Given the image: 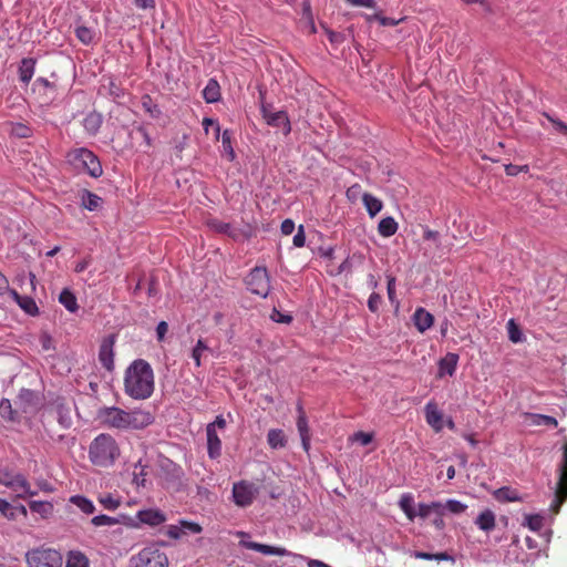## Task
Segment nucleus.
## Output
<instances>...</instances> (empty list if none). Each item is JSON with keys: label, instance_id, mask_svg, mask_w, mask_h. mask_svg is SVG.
I'll return each mask as SVG.
<instances>
[{"label": "nucleus", "instance_id": "f257e3e1", "mask_svg": "<svg viewBox=\"0 0 567 567\" xmlns=\"http://www.w3.org/2000/svg\"><path fill=\"white\" fill-rule=\"evenodd\" d=\"M154 372L151 364L137 359L126 369L124 375V391L135 400H146L154 392Z\"/></svg>", "mask_w": 567, "mask_h": 567}, {"label": "nucleus", "instance_id": "f03ea898", "mask_svg": "<svg viewBox=\"0 0 567 567\" xmlns=\"http://www.w3.org/2000/svg\"><path fill=\"white\" fill-rule=\"evenodd\" d=\"M97 415L103 425L117 430H141L154 421L150 412L142 410L127 412L116 406L103 408Z\"/></svg>", "mask_w": 567, "mask_h": 567}, {"label": "nucleus", "instance_id": "7ed1b4c3", "mask_svg": "<svg viewBox=\"0 0 567 567\" xmlns=\"http://www.w3.org/2000/svg\"><path fill=\"white\" fill-rule=\"evenodd\" d=\"M121 456L116 440L107 433L99 434L89 446V460L97 467H111Z\"/></svg>", "mask_w": 567, "mask_h": 567}, {"label": "nucleus", "instance_id": "20e7f679", "mask_svg": "<svg viewBox=\"0 0 567 567\" xmlns=\"http://www.w3.org/2000/svg\"><path fill=\"white\" fill-rule=\"evenodd\" d=\"M66 158L74 167L85 171L94 178H97L103 174L102 165L97 156L85 147L70 151Z\"/></svg>", "mask_w": 567, "mask_h": 567}, {"label": "nucleus", "instance_id": "39448f33", "mask_svg": "<svg viewBox=\"0 0 567 567\" xmlns=\"http://www.w3.org/2000/svg\"><path fill=\"white\" fill-rule=\"evenodd\" d=\"M29 567H62L63 557L60 551L49 547H38L25 553Z\"/></svg>", "mask_w": 567, "mask_h": 567}, {"label": "nucleus", "instance_id": "423d86ee", "mask_svg": "<svg viewBox=\"0 0 567 567\" xmlns=\"http://www.w3.org/2000/svg\"><path fill=\"white\" fill-rule=\"evenodd\" d=\"M134 567H168V557L161 549L150 546L131 558Z\"/></svg>", "mask_w": 567, "mask_h": 567}, {"label": "nucleus", "instance_id": "0eeeda50", "mask_svg": "<svg viewBox=\"0 0 567 567\" xmlns=\"http://www.w3.org/2000/svg\"><path fill=\"white\" fill-rule=\"evenodd\" d=\"M564 501H567V442L563 449V461L558 465V482L556 483L553 511L557 514Z\"/></svg>", "mask_w": 567, "mask_h": 567}, {"label": "nucleus", "instance_id": "6e6552de", "mask_svg": "<svg viewBox=\"0 0 567 567\" xmlns=\"http://www.w3.org/2000/svg\"><path fill=\"white\" fill-rule=\"evenodd\" d=\"M233 501L239 507H248L259 494V486L249 481H239L233 485Z\"/></svg>", "mask_w": 567, "mask_h": 567}, {"label": "nucleus", "instance_id": "1a4fd4ad", "mask_svg": "<svg viewBox=\"0 0 567 567\" xmlns=\"http://www.w3.org/2000/svg\"><path fill=\"white\" fill-rule=\"evenodd\" d=\"M246 285L252 293L266 298L270 290L267 269L264 267H255L247 276Z\"/></svg>", "mask_w": 567, "mask_h": 567}, {"label": "nucleus", "instance_id": "9d476101", "mask_svg": "<svg viewBox=\"0 0 567 567\" xmlns=\"http://www.w3.org/2000/svg\"><path fill=\"white\" fill-rule=\"evenodd\" d=\"M261 112L268 125L274 127H282L285 135H288L290 133L291 125L286 112H271L266 106H262Z\"/></svg>", "mask_w": 567, "mask_h": 567}, {"label": "nucleus", "instance_id": "9b49d317", "mask_svg": "<svg viewBox=\"0 0 567 567\" xmlns=\"http://www.w3.org/2000/svg\"><path fill=\"white\" fill-rule=\"evenodd\" d=\"M114 336H109L100 346L99 360L107 371H112L114 369Z\"/></svg>", "mask_w": 567, "mask_h": 567}, {"label": "nucleus", "instance_id": "f8f14e48", "mask_svg": "<svg viewBox=\"0 0 567 567\" xmlns=\"http://www.w3.org/2000/svg\"><path fill=\"white\" fill-rule=\"evenodd\" d=\"M210 227L220 234H225L229 237H231L235 240H243L249 238L250 234L248 231H244L231 224L223 223L219 220H213L210 223Z\"/></svg>", "mask_w": 567, "mask_h": 567}, {"label": "nucleus", "instance_id": "ddd939ff", "mask_svg": "<svg viewBox=\"0 0 567 567\" xmlns=\"http://www.w3.org/2000/svg\"><path fill=\"white\" fill-rule=\"evenodd\" d=\"M12 485H8V488L12 489L18 497L25 498L37 495V491L31 489V485L25 478L24 475L19 473L14 476V480L11 482Z\"/></svg>", "mask_w": 567, "mask_h": 567}, {"label": "nucleus", "instance_id": "4468645a", "mask_svg": "<svg viewBox=\"0 0 567 567\" xmlns=\"http://www.w3.org/2000/svg\"><path fill=\"white\" fill-rule=\"evenodd\" d=\"M136 517L141 524L158 526L166 520L164 513L159 509H143L137 512Z\"/></svg>", "mask_w": 567, "mask_h": 567}, {"label": "nucleus", "instance_id": "2eb2a0df", "mask_svg": "<svg viewBox=\"0 0 567 567\" xmlns=\"http://www.w3.org/2000/svg\"><path fill=\"white\" fill-rule=\"evenodd\" d=\"M206 434H207V452H208V456L212 460H215V458L220 456V453H221V441H220L216 430H214V425H207Z\"/></svg>", "mask_w": 567, "mask_h": 567}, {"label": "nucleus", "instance_id": "dca6fc26", "mask_svg": "<svg viewBox=\"0 0 567 567\" xmlns=\"http://www.w3.org/2000/svg\"><path fill=\"white\" fill-rule=\"evenodd\" d=\"M425 419L427 424L435 431L440 432L443 429V415L437 409L436 404L429 402L425 405Z\"/></svg>", "mask_w": 567, "mask_h": 567}, {"label": "nucleus", "instance_id": "f3484780", "mask_svg": "<svg viewBox=\"0 0 567 567\" xmlns=\"http://www.w3.org/2000/svg\"><path fill=\"white\" fill-rule=\"evenodd\" d=\"M16 405L24 413L30 412L37 405V394L32 390L22 389L17 398Z\"/></svg>", "mask_w": 567, "mask_h": 567}, {"label": "nucleus", "instance_id": "a211bd4d", "mask_svg": "<svg viewBox=\"0 0 567 567\" xmlns=\"http://www.w3.org/2000/svg\"><path fill=\"white\" fill-rule=\"evenodd\" d=\"M9 293L25 313L31 316L39 313V308L33 298L28 296H20L16 290H9Z\"/></svg>", "mask_w": 567, "mask_h": 567}, {"label": "nucleus", "instance_id": "6ab92c4d", "mask_svg": "<svg viewBox=\"0 0 567 567\" xmlns=\"http://www.w3.org/2000/svg\"><path fill=\"white\" fill-rule=\"evenodd\" d=\"M244 546L248 549L261 553L264 555H276V556L290 555V553L282 547H275V546L260 544V543H256V542L244 543Z\"/></svg>", "mask_w": 567, "mask_h": 567}, {"label": "nucleus", "instance_id": "aec40b11", "mask_svg": "<svg viewBox=\"0 0 567 567\" xmlns=\"http://www.w3.org/2000/svg\"><path fill=\"white\" fill-rule=\"evenodd\" d=\"M413 321L416 329L424 332L432 327L434 318L424 308H417L413 315Z\"/></svg>", "mask_w": 567, "mask_h": 567}, {"label": "nucleus", "instance_id": "412c9836", "mask_svg": "<svg viewBox=\"0 0 567 567\" xmlns=\"http://www.w3.org/2000/svg\"><path fill=\"white\" fill-rule=\"evenodd\" d=\"M35 69V60L32 58H24L22 59L20 66H19V78L20 81L24 84H28L33 74Z\"/></svg>", "mask_w": 567, "mask_h": 567}, {"label": "nucleus", "instance_id": "4be33fe9", "mask_svg": "<svg viewBox=\"0 0 567 567\" xmlns=\"http://www.w3.org/2000/svg\"><path fill=\"white\" fill-rule=\"evenodd\" d=\"M102 115L96 112L89 113L83 118V127L90 135H95L102 125Z\"/></svg>", "mask_w": 567, "mask_h": 567}, {"label": "nucleus", "instance_id": "5701e85b", "mask_svg": "<svg viewBox=\"0 0 567 567\" xmlns=\"http://www.w3.org/2000/svg\"><path fill=\"white\" fill-rule=\"evenodd\" d=\"M398 229L399 224L391 216L382 218L378 225V233L385 238L393 236Z\"/></svg>", "mask_w": 567, "mask_h": 567}, {"label": "nucleus", "instance_id": "b1692460", "mask_svg": "<svg viewBox=\"0 0 567 567\" xmlns=\"http://www.w3.org/2000/svg\"><path fill=\"white\" fill-rule=\"evenodd\" d=\"M458 362V355L456 353H447L443 359L440 360V374L453 375Z\"/></svg>", "mask_w": 567, "mask_h": 567}, {"label": "nucleus", "instance_id": "393cba45", "mask_svg": "<svg viewBox=\"0 0 567 567\" xmlns=\"http://www.w3.org/2000/svg\"><path fill=\"white\" fill-rule=\"evenodd\" d=\"M203 97L207 103H215L220 99V86L218 82L210 79L203 90Z\"/></svg>", "mask_w": 567, "mask_h": 567}, {"label": "nucleus", "instance_id": "a878e982", "mask_svg": "<svg viewBox=\"0 0 567 567\" xmlns=\"http://www.w3.org/2000/svg\"><path fill=\"white\" fill-rule=\"evenodd\" d=\"M362 202L370 217H374L383 208V203L375 196L364 193Z\"/></svg>", "mask_w": 567, "mask_h": 567}, {"label": "nucleus", "instance_id": "bb28decb", "mask_svg": "<svg viewBox=\"0 0 567 567\" xmlns=\"http://www.w3.org/2000/svg\"><path fill=\"white\" fill-rule=\"evenodd\" d=\"M163 471L166 472V480L169 482L181 481L183 471L181 466L172 462L171 460H164L161 464Z\"/></svg>", "mask_w": 567, "mask_h": 567}, {"label": "nucleus", "instance_id": "cd10ccee", "mask_svg": "<svg viewBox=\"0 0 567 567\" xmlns=\"http://www.w3.org/2000/svg\"><path fill=\"white\" fill-rule=\"evenodd\" d=\"M267 442L271 449H282L287 444V439L282 430L271 429L267 434Z\"/></svg>", "mask_w": 567, "mask_h": 567}, {"label": "nucleus", "instance_id": "c85d7f7f", "mask_svg": "<svg viewBox=\"0 0 567 567\" xmlns=\"http://www.w3.org/2000/svg\"><path fill=\"white\" fill-rule=\"evenodd\" d=\"M475 523L480 529L491 532L495 527V515L492 511L486 509L478 515Z\"/></svg>", "mask_w": 567, "mask_h": 567}, {"label": "nucleus", "instance_id": "c756f323", "mask_svg": "<svg viewBox=\"0 0 567 567\" xmlns=\"http://www.w3.org/2000/svg\"><path fill=\"white\" fill-rule=\"evenodd\" d=\"M0 415L2 419L11 422H18L20 420L18 410L12 408L10 400L8 399H2L0 401Z\"/></svg>", "mask_w": 567, "mask_h": 567}, {"label": "nucleus", "instance_id": "7c9ffc66", "mask_svg": "<svg viewBox=\"0 0 567 567\" xmlns=\"http://www.w3.org/2000/svg\"><path fill=\"white\" fill-rule=\"evenodd\" d=\"M432 512H434L439 515H443L444 514L443 504L440 502H432L431 504L421 503V504H419V511H417L416 515L420 516L421 518H426L430 516V514Z\"/></svg>", "mask_w": 567, "mask_h": 567}, {"label": "nucleus", "instance_id": "2f4dec72", "mask_svg": "<svg viewBox=\"0 0 567 567\" xmlns=\"http://www.w3.org/2000/svg\"><path fill=\"white\" fill-rule=\"evenodd\" d=\"M399 506L410 520L415 518L414 498L411 494H403L399 501Z\"/></svg>", "mask_w": 567, "mask_h": 567}, {"label": "nucleus", "instance_id": "473e14b6", "mask_svg": "<svg viewBox=\"0 0 567 567\" xmlns=\"http://www.w3.org/2000/svg\"><path fill=\"white\" fill-rule=\"evenodd\" d=\"M31 512L47 518L53 513V505L50 502L32 501L29 503Z\"/></svg>", "mask_w": 567, "mask_h": 567}, {"label": "nucleus", "instance_id": "72a5a7b5", "mask_svg": "<svg viewBox=\"0 0 567 567\" xmlns=\"http://www.w3.org/2000/svg\"><path fill=\"white\" fill-rule=\"evenodd\" d=\"M59 301L70 312H75L79 309L75 296L69 290L63 289L59 296Z\"/></svg>", "mask_w": 567, "mask_h": 567}, {"label": "nucleus", "instance_id": "f704fd0d", "mask_svg": "<svg viewBox=\"0 0 567 567\" xmlns=\"http://www.w3.org/2000/svg\"><path fill=\"white\" fill-rule=\"evenodd\" d=\"M65 567H89V559L81 551H70Z\"/></svg>", "mask_w": 567, "mask_h": 567}, {"label": "nucleus", "instance_id": "c9c22d12", "mask_svg": "<svg viewBox=\"0 0 567 567\" xmlns=\"http://www.w3.org/2000/svg\"><path fill=\"white\" fill-rule=\"evenodd\" d=\"M70 502L79 507L85 514H93L95 506L89 498L80 495H74L70 498Z\"/></svg>", "mask_w": 567, "mask_h": 567}, {"label": "nucleus", "instance_id": "e433bc0d", "mask_svg": "<svg viewBox=\"0 0 567 567\" xmlns=\"http://www.w3.org/2000/svg\"><path fill=\"white\" fill-rule=\"evenodd\" d=\"M495 496L501 502H517L522 499L518 492L511 487L498 488L495 493Z\"/></svg>", "mask_w": 567, "mask_h": 567}, {"label": "nucleus", "instance_id": "4c0bfd02", "mask_svg": "<svg viewBox=\"0 0 567 567\" xmlns=\"http://www.w3.org/2000/svg\"><path fill=\"white\" fill-rule=\"evenodd\" d=\"M527 417L530 419V422L533 425H537V426L546 425V426H551V427L557 426V420L549 415L529 413V414H527Z\"/></svg>", "mask_w": 567, "mask_h": 567}, {"label": "nucleus", "instance_id": "58836bf2", "mask_svg": "<svg viewBox=\"0 0 567 567\" xmlns=\"http://www.w3.org/2000/svg\"><path fill=\"white\" fill-rule=\"evenodd\" d=\"M210 351V348L206 344L203 339H198L195 347L192 350V358L196 364V367L202 365V358L205 352Z\"/></svg>", "mask_w": 567, "mask_h": 567}, {"label": "nucleus", "instance_id": "ea45409f", "mask_svg": "<svg viewBox=\"0 0 567 567\" xmlns=\"http://www.w3.org/2000/svg\"><path fill=\"white\" fill-rule=\"evenodd\" d=\"M75 35L80 42L87 45L93 42L95 32L85 25H76L75 27Z\"/></svg>", "mask_w": 567, "mask_h": 567}, {"label": "nucleus", "instance_id": "a19ab883", "mask_svg": "<svg viewBox=\"0 0 567 567\" xmlns=\"http://www.w3.org/2000/svg\"><path fill=\"white\" fill-rule=\"evenodd\" d=\"M413 556L417 559H425V560H451L454 561V558L450 556L447 553H437V554H430L425 551H414Z\"/></svg>", "mask_w": 567, "mask_h": 567}, {"label": "nucleus", "instance_id": "79ce46f5", "mask_svg": "<svg viewBox=\"0 0 567 567\" xmlns=\"http://www.w3.org/2000/svg\"><path fill=\"white\" fill-rule=\"evenodd\" d=\"M102 198L93 193L87 192L83 198V206L89 210H95L100 207Z\"/></svg>", "mask_w": 567, "mask_h": 567}, {"label": "nucleus", "instance_id": "37998d69", "mask_svg": "<svg viewBox=\"0 0 567 567\" xmlns=\"http://www.w3.org/2000/svg\"><path fill=\"white\" fill-rule=\"evenodd\" d=\"M544 524V517L539 514L525 515L524 525H526L533 532L540 530Z\"/></svg>", "mask_w": 567, "mask_h": 567}, {"label": "nucleus", "instance_id": "c03bdc74", "mask_svg": "<svg viewBox=\"0 0 567 567\" xmlns=\"http://www.w3.org/2000/svg\"><path fill=\"white\" fill-rule=\"evenodd\" d=\"M543 116L553 125L555 132L567 135V124L555 117L554 115L544 112Z\"/></svg>", "mask_w": 567, "mask_h": 567}, {"label": "nucleus", "instance_id": "a18cd8bd", "mask_svg": "<svg viewBox=\"0 0 567 567\" xmlns=\"http://www.w3.org/2000/svg\"><path fill=\"white\" fill-rule=\"evenodd\" d=\"M507 332H508V338L512 342L518 343V342L523 341V333H522L519 327L515 323V321L513 319H511L507 322Z\"/></svg>", "mask_w": 567, "mask_h": 567}, {"label": "nucleus", "instance_id": "49530a36", "mask_svg": "<svg viewBox=\"0 0 567 567\" xmlns=\"http://www.w3.org/2000/svg\"><path fill=\"white\" fill-rule=\"evenodd\" d=\"M58 421L62 425V427L68 429L72 424L71 415L69 409L64 408L62 404L56 406Z\"/></svg>", "mask_w": 567, "mask_h": 567}, {"label": "nucleus", "instance_id": "de8ad7c7", "mask_svg": "<svg viewBox=\"0 0 567 567\" xmlns=\"http://www.w3.org/2000/svg\"><path fill=\"white\" fill-rule=\"evenodd\" d=\"M121 520L116 517H111V516H107V515H97V516H94L92 519H91V523L99 527V526H113V525H116L118 524Z\"/></svg>", "mask_w": 567, "mask_h": 567}, {"label": "nucleus", "instance_id": "09e8293b", "mask_svg": "<svg viewBox=\"0 0 567 567\" xmlns=\"http://www.w3.org/2000/svg\"><path fill=\"white\" fill-rule=\"evenodd\" d=\"M99 502L107 511H115L120 506V501L114 498L111 494L101 495Z\"/></svg>", "mask_w": 567, "mask_h": 567}, {"label": "nucleus", "instance_id": "8fccbe9b", "mask_svg": "<svg viewBox=\"0 0 567 567\" xmlns=\"http://www.w3.org/2000/svg\"><path fill=\"white\" fill-rule=\"evenodd\" d=\"M145 468H146V466L143 465L141 460L134 465V482L138 486L140 485L144 486L145 476H146Z\"/></svg>", "mask_w": 567, "mask_h": 567}, {"label": "nucleus", "instance_id": "3c124183", "mask_svg": "<svg viewBox=\"0 0 567 567\" xmlns=\"http://www.w3.org/2000/svg\"><path fill=\"white\" fill-rule=\"evenodd\" d=\"M19 473L9 470L7 467L0 468V484L8 487V485H12V481L14 480V476H17Z\"/></svg>", "mask_w": 567, "mask_h": 567}, {"label": "nucleus", "instance_id": "603ef678", "mask_svg": "<svg viewBox=\"0 0 567 567\" xmlns=\"http://www.w3.org/2000/svg\"><path fill=\"white\" fill-rule=\"evenodd\" d=\"M443 506L444 511L447 509L454 514L463 513L466 509V505L456 499H449Z\"/></svg>", "mask_w": 567, "mask_h": 567}, {"label": "nucleus", "instance_id": "864d4df0", "mask_svg": "<svg viewBox=\"0 0 567 567\" xmlns=\"http://www.w3.org/2000/svg\"><path fill=\"white\" fill-rule=\"evenodd\" d=\"M221 142H223V146H224V150L226 152L229 153V156H230V161L234 159L235 157V153H234V150L231 147V132L228 131V130H225L221 134Z\"/></svg>", "mask_w": 567, "mask_h": 567}, {"label": "nucleus", "instance_id": "5fc2aeb1", "mask_svg": "<svg viewBox=\"0 0 567 567\" xmlns=\"http://www.w3.org/2000/svg\"><path fill=\"white\" fill-rule=\"evenodd\" d=\"M183 534H199L202 532L200 525L194 522L181 520L179 522Z\"/></svg>", "mask_w": 567, "mask_h": 567}, {"label": "nucleus", "instance_id": "6e6d98bb", "mask_svg": "<svg viewBox=\"0 0 567 567\" xmlns=\"http://www.w3.org/2000/svg\"><path fill=\"white\" fill-rule=\"evenodd\" d=\"M351 440L353 442H358L360 443L361 445H368L372 442L373 440V435L372 433H367V432H355L352 436H351Z\"/></svg>", "mask_w": 567, "mask_h": 567}, {"label": "nucleus", "instance_id": "4d7b16f0", "mask_svg": "<svg viewBox=\"0 0 567 567\" xmlns=\"http://www.w3.org/2000/svg\"><path fill=\"white\" fill-rule=\"evenodd\" d=\"M299 412L300 413H299V416L297 420V427H298L299 434H300V436L309 435V426H308L307 417H306L305 413L301 411V409H299Z\"/></svg>", "mask_w": 567, "mask_h": 567}, {"label": "nucleus", "instance_id": "13d9d810", "mask_svg": "<svg viewBox=\"0 0 567 567\" xmlns=\"http://www.w3.org/2000/svg\"><path fill=\"white\" fill-rule=\"evenodd\" d=\"M303 20H309L310 21L311 33H316L317 29H316V25H315V21H313L310 3L308 1H305L303 2V7H302V18H301V21H303Z\"/></svg>", "mask_w": 567, "mask_h": 567}, {"label": "nucleus", "instance_id": "bf43d9fd", "mask_svg": "<svg viewBox=\"0 0 567 567\" xmlns=\"http://www.w3.org/2000/svg\"><path fill=\"white\" fill-rule=\"evenodd\" d=\"M368 20L371 21V20H378L380 22L381 25H396L400 23L401 20H395L393 18H388V17H383L379 13H374L373 16H369L368 17Z\"/></svg>", "mask_w": 567, "mask_h": 567}, {"label": "nucleus", "instance_id": "052dcab7", "mask_svg": "<svg viewBox=\"0 0 567 567\" xmlns=\"http://www.w3.org/2000/svg\"><path fill=\"white\" fill-rule=\"evenodd\" d=\"M381 303V296L377 292H372L368 299V308L371 312H377Z\"/></svg>", "mask_w": 567, "mask_h": 567}, {"label": "nucleus", "instance_id": "680f3d73", "mask_svg": "<svg viewBox=\"0 0 567 567\" xmlns=\"http://www.w3.org/2000/svg\"><path fill=\"white\" fill-rule=\"evenodd\" d=\"M306 243L303 225H299L297 234L293 236V245L298 248L303 247Z\"/></svg>", "mask_w": 567, "mask_h": 567}, {"label": "nucleus", "instance_id": "e2e57ef3", "mask_svg": "<svg viewBox=\"0 0 567 567\" xmlns=\"http://www.w3.org/2000/svg\"><path fill=\"white\" fill-rule=\"evenodd\" d=\"M349 4L353 7H362L368 9H374L377 2L374 0H346Z\"/></svg>", "mask_w": 567, "mask_h": 567}, {"label": "nucleus", "instance_id": "0e129e2a", "mask_svg": "<svg viewBox=\"0 0 567 567\" xmlns=\"http://www.w3.org/2000/svg\"><path fill=\"white\" fill-rule=\"evenodd\" d=\"M326 31V34L329 39V41L332 43V44H339L341 43L343 40H344V37L342 33H339V32H334L330 29H324Z\"/></svg>", "mask_w": 567, "mask_h": 567}, {"label": "nucleus", "instance_id": "69168bd1", "mask_svg": "<svg viewBox=\"0 0 567 567\" xmlns=\"http://www.w3.org/2000/svg\"><path fill=\"white\" fill-rule=\"evenodd\" d=\"M271 319L274 321L280 322V323H290L292 320V317L290 315L281 313L280 311L275 309L271 315Z\"/></svg>", "mask_w": 567, "mask_h": 567}, {"label": "nucleus", "instance_id": "338daca9", "mask_svg": "<svg viewBox=\"0 0 567 567\" xmlns=\"http://www.w3.org/2000/svg\"><path fill=\"white\" fill-rule=\"evenodd\" d=\"M135 6L141 10H154L156 7L155 0H134Z\"/></svg>", "mask_w": 567, "mask_h": 567}, {"label": "nucleus", "instance_id": "774afa93", "mask_svg": "<svg viewBox=\"0 0 567 567\" xmlns=\"http://www.w3.org/2000/svg\"><path fill=\"white\" fill-rule=\"evenodd\" d=\"M166 534L168 537L174 538V539H178L182 535H184L181 524L169 525L167 527Z\"/></svg>", "mask_w": 567, "mask_h": 567}]
</instances>
